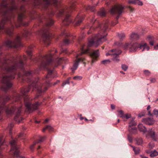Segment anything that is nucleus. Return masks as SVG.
<instances>
[{
	"label": "nucleus",
	"instance_id": "obj_7",
	"mask_svg": "<svg viewBox=\"0 0 158 158\" xmlns=\"http://www.w3.org/2000/svg\"><path fill=\"white\" fill-rule=\"evenodd\" d=\"M15 74L5 75L3 76L2 80V82L3 84L2 88L5 91H6L11 87L12 84L10 81V80L15 78Z\"/></svg>",
	"mask_w": 158,
	"mask_h": 158
},
{
	"label": "nucleus",
	"instance_id": "obj_11",
	"mask_svg": "<svg viewBox=\"0 0 158 158\" xmlns=\"http://www.w3.org/2000/svg\"><path fill=\"white\" fill-rule=\"evenodd\" d=\"M120 50L116 49H112L106 53L107 56L110 55L113 58L112 59L113 61L115 62H118L119 61V59L118 58V55L121 53Z\"/></svg>",
	"mask_w": 158,
	"mask_h": 158
},
{
	"label": "nucleus",
	"instance_id": "obj_22",
	"mask_svg": "<svg viewBox=\"0 0 158 158\" xmlns=\"http://www.w3.org/2000/svg\"><path fill=\"white\" fill-rule=\"evenodd\" d=\"M138 128L140 131L143 132L144 133H145L147 131V129L141 123L139 124Z\"/></svg>",
	"mask_w": 158,
	"mask_h": 158
},
{
	"label": "nucleus",
	"instance_id": "obj_4",
	"mask_svg": "<svg viewBox=\"0 0 158 158\" xmlns=\"http://www.w3.org/2000/svg\"><path fill=\"white\" fill-rule=\"evenodd\" d=\"M26 59L27 58L25 56H23V57L20 56H18L14 59L12 65L10 66L6 64L4 65L3 69L6 72V74L5 75L15 74V71L19 66L20 68L22 69L24 64L23 61Z\"/></svg>",
	"mask_w": 158,
	"mask_h": 158
},
{
	"label": "nucleus",
	"instance_id": "obj_5",
	"mask_svg": "<svg viewBox=\"0 0 158 158\" xmlns=\"http://www.w3.org/2000/svg\"><path fill=\"white\" fill-rule=\"evenodd\" d=\"M123 48L124 49H129L130 52H135L139 48L140 49L143 48L142 51H144L145 49L148 51L149 49V47L147 45V44L145 43L143 45H141L136 43L134 44L126 43L123 46Z\"/></svg>",
	"mask_w": 158,
	"mask_h": 158
},
{
	"label": "nucleus",
	"instance_id": "obj_10",
	"mask_svg": "<svg viewBox=\"0 0 158 158\" xmlns=\"http://www.w3.org/2000/svg\"><path fill=\"white\" fill-rule=\"evenodd\" d=\"M20 38L17 36L13 41L8 40L6 42V44L9 47L17 48L19 46H22L20 41Z\"/></svg>",
	"mask_w": 158,
	"mask_h": 158
},
{
	"label": "nucleus",
	"instance_id": "obj_50",
	"mask_svg": "<svg viewBox=\"0 0 158 158\" xmlns=\"http://www.w3.org/2000/svg\"><path fill=\"white\" fill-rule=\"evenodd\" d=\"M29 31L27 30H26L25 31L24 33L23 34V36H27L29 34Z\"/></svg>",
	"mask_w": 158,
	"mask_h": 158
},
{
	"label": "nucleus",
	"instance_id": "obj_13",
	"mask_svg": "<svg viewBox=\"0 0 158 158\" xmlns=\"http://www.w3.org/2000/svg\"><path fill=\"white\" fill-rule=\"evenodd\" d=\"M124 7L121 5H116L112 7L110 10L112 14H117L120 15L122 13Z\"/></svg>",
	"mask_w": 158,
	"mask_h": 158
},
{
	"label": "nucleus",
	"instance_id": "obj_34",
	"mask_svg": "<svg viewBox=\"0 0 158 158\" xmlns=\"http://www.w3.org/2000/svg\"><path fill=\"white\" fill-rule=\"evenodd\" d=\"M131 147L133 148L135 154H138L139 153L140 150L139 148H135L134 146H131Z\"/></svg>",
	"mask_w": 158,
	"mask_h": 158
},
{
	"label": "nucleus",
	"instance_id": "obj_20",
	"mask_svg": "<svg viewBox=\"0 0 158 158\" xmlns=\"http://www.w3.org/2000/svg\"><path fill=\"white\" fill-rule=\"evenodd\" d=\"M45 138V136H40L39 137L40 139L37 142H34V143L31 145L30 147V149L31 150H33L34 148L33 147L36 144L38 143H40L41 142H42L43 141V140Z\"/></svg>",
	"mask_w": 158,
	"mask_h": 158
},
{
	"label": "nucleus",
	"instance_id": "obj_53",
	"mask_svg": "<svg viewBox=\"0 0 158 158\" xmlns=\"http://www.w3.org/2000/svg\"><path fill=\"white\" fill-rule=\"evenodd\" d=\"M61 35L66 36H68V34L65 31H64L63 32H62Z\"/></svg>",
	"mask_w": 158,
	"mask_h": 158
},
{
	"label": "nucleus",
	"instance_id": "obj_60",
	"mask_svg": "<svg viewBox=\"0 0 158 158\" xmlns=\"http://www.w3.org/2000/svg\"><path fill=\"white\" fill-rule=\"evenodd\" d=\"M154 48L156 50L158 49V44L154 46Z\"/></svg>",
	"mask_w": 158,
	"mask_h": 158
},
{
	"label": "nucleus",
	"instance_id": "obj_6",
	"mask_svg": "<svg viewBox=\"0 0 158 158\" xmlns=\"http://www.w3.org/2000/svg\"><path fill=\"white\" fill-rule=\"evenodd\" d=\"M70 11L69 9H63L60 10L58 13V16H64L65 18L63 21V23L65 25H68L72 22L70 17Z\"/></svg>",
	"mask_w": 158,
	"mask_h": 158
},
{
	"label": "nucleus",
	"instance_id": "obj_43",
	"mask_svg": "<svg viewBox=\"0 0 158 158\" xmlns=\"http://www.w3.org/2000/svg\"><path fill=\"white\" fill-rule=\"evenodd\" d=\"M122 68L123 70L126 71L128 69V66L126 65L123 64L122 65Z\"/></svg>",
	"mask_w": 158,
	"mask_h": 158
},
{
	"label": "nucleus",
	"instance_id": "obj_56",
	"mask_svg": "<svg viewBox=\"0 0 158 158\" xmlns=\"http://www.w3.org/2000/svg\"><path fill=\"white\" fill-rule=\"evenodd\" d=\"M128 139L129 140V141L130 142H131L132 141V138L131 137H130L129 135H128Z\"/></svg>",
	"mask_w": 158,
	"mask_h": 158
},
{
	"label": "nucleus",
	"instance_id": "obj_23",
	"mask_svg": "<svg viewBox=\"0 0 158 158\" xmlns=\"http://www.w3.org/2000/svg\"><path fill=\"white\" fill-rule=\"evenodd\" d=\"M24 17V14L23 13H20L19 15L18 18V21L20 25H22L23 23L22 20Z\"/></svg>",
	"mask_w": 158,
	"mask_h": 158
},
{
	"label": "nucleus",
	"instance_id": "obj_37",
	"mask_svg": "<svg viewBox=\"0 0 158 158\" xmlns=\"http://www.w3.org/2000/svg\"><path fill=\"white\" fill-rule=\"evenodd\" d=\"M46 129H48V130H49V131H52V129H53V128L52 127L50 126H46L45 128H44L43 129V131H44L46 130Z\"/></svg>",
	"mask_w": 158,
	"mask_h": 158
},
{
	"label": "nucleus",
	"instance_id": "obj_30",
	"mask_svg": "<svg viewBox=\"0 0 158 158\" xmlns=\"http://www.w3.org/2000/svg\"><path fill=\"white\" fill-rule=\"evenodd\" d=\"M136 143L138 145H141L143 143V139L141 138H137L136 139Z\"/></svg>",
	"mask_w": 158,
	"mask_h": 158
},
{
	"label": "nucleus",
	"instance_id": "obj_45",
	"mask_svg": "<svg viewBox=\"0 0 158 158\" xmlns=\"http://www.w3.org/2000/svg\"><path fill=\"white\" fill-rule=\"evenodd\" d=\"M150 108H151L150 106V105H148V106L147 107V110L148 111V115H151L152 114H151V111L150 110Z\"/></svg>",
	"mask_w": 158,
	"mask_h": 158
},
{
	"label": "nucleus",
	"instance_id": "obj_9",
	"mask_svg": "<svg viewBox=\"0 0 158 158\" xmlns=\"http://www.w3.org/2000/svg\"><path fill=\"white\" fill-rule=\"evenodd\" d=\"M16 141L15 139H12L10 142V144L11 145L10 151L14 156H15L18 158H25L23 157L19 156V151L18 148L16 146Z\"/></svg>",
	"mask_w": 158,
	"mask_h": 158
},
{
	"label": "nucleus",
	"instance_id": "obj_12",
	"mask_svg": "<svg viewBox=\"0 0 158 158\" xmlns=\"http://www.w3.org/2000/svg\"><path fill=\"white\" fill-rule=\"evenodd\" d=\"M43 34V39L45 44L47 45L50 43V36L48 32V29H44L41 31Z\"/></svg>",
	"mask_w": 158,
	"mask_h": 158
},
{
	"label": "nucleus",
	"instance_id": "obj_28",
	"mask_svg": "<svg viewBox=\"0 0 158 158\" xmlns=\"http://www.w3.org/2000/svg\"><path fill=\"white\" fill-rule=\"evenodd\" d=\"M98 14L101 16H104L106 15V13L104 9H101L98 12Z\"/></svg>",
	"mask_w": 158,
	"mask_h": 158
},
{
	"label": "nucleus",
	"instance_id": "obj_62",
	"mask_svg": "<svg viewBox=\"0 0 158 158\" xmlns=\"http://www.w3.org/2000/svg\"><path fill=\"white\" fill-rule=\"evenodd\" d=\"M129 10L131 11H133L134 10V9L131 8V7L129 6Z\"/></svg>",
	"mask_w": 158,
	"mask_h": 158
},
{
	"label": "nucleus",
	"instance_id": "obj_1",
	"mask_svg": "<svg viewBox=\"0 0 158 158\" xmlns=\"http://www.w3.org/2000/svg\"><path fill=\"white\" fill-rule=\"evenodd\" d=\"M107 27L108 25L106 23L99 25L98 27L100 28L101 30L89 41L88 45L86 47V49L85 46L83 45L81 48L82 52L77 54L76 57L77 60L75 61L73 67L72 68L73 72H74V70L77 69L80 62L81 61L84 64L85 63V58L82 57L80 58H78V57L79 56L83 54L87 53L89 50V48L90 46H93L97 47L106 40L105 37L106 35L107 34L105 33V31L106 30Z\"/></svg>",
	"mask_w": 158,
	"mask_h": 158
},
{
	"label": "nucleus",
	"instance_id": "obj_27",
	"mask_svg": "<svg viewBox=\"0 0 158 158\" xmlns=\"http://www.w3.org/2000/svg\"><path fill=\"white\" fill-rule=\"evenodd\" d=\"M13 30V27H12L10 28H7L4 29V31L6 32L9 35H10L12 34Z\"/></svg>",
	"mask_w": 158,
	"mask_h": 158
},
{
	"label": "nucleus",
	"instance_id": "obj_35",
	"mask_svg": "<svg viewBox=\"0 0 158 158\" xmlns=\"http://www.w3.org/2000/svg\"><path fill=\"white\" fill-rule=\"evenodd\" d=\"M148 148L151 149H153L155 146V144L153 142H151L148 144Z\"/></svg>",
	"mask_w": 158,
	"mask_h": 158
},
{
	"label": "nucleus",
	"instance_id": "obj_47",
	"mask_svg": "<svg viewBox=\"0 0 158 158\" xmlns=\"http://www.w3.org/2000/svg\"><path fill=\"white\" fill-rule=\"evenodd\" d=\"M71 78L70 77H69V79L67 80L66 81L64 82L62 84V85L63 86H64L66 84H69V79Z\"/></svg>",
	"mask_w": 158,
	"mask_h": 158
},
{
	"label": "nucleus",
	"instance_id": "obj_3",
	"mask_svg": "<svg viewBox=\"0 0 158 158\" xmlns=\"http://www.w3.org/2000/svg\"><path fill=\"white\" fill-rule=\"evenodd\" d=\"M9 2L6 0H3L0 6V14L4 16L0 24V30L4 28V24L7 21H10L12 23L11 20L13 19L14 15L13 12L16 10L17 7L12 1L10 5H9Z\"/></svg>",
	"mask_w": 158,
	"mask_h": 158
},
{
	"label": "nucleus",
	"instance_id": "obj_29",
	"mask_svg": "<svg viewBox=\"0 0 158 158\" xmlns=\"http://www.w3.org/2000/svg\"><path fill=\"white\" fill-rule=\"evenodd\" d=\"M52 73H53L52 70H51L50 69H48L47 75V76H46V78H48L49 77L53 78V77L52 75Z\"/></svg>",
	"mask_w": 158,
	"mask_h": 158
},
{
	"label": "nucleus",
	"instance_id": "obj_51",
	"mask_svg": "<svg viewBox=\"0 0 158 158\" xmlns=\"http://www.w3.org/2000/svg\"><path fill=\"white\" fill-rule=\"evenodd\" d=\"M3 140L2 137L0 136V146L3 144Z\"/></svg>",
	"mask_w": 158,
	"mask_h": 158
},
{
	"label": "nucleus",
	"instance_id": "obj_19",
	"mask_svg": "<svg viewBox=\"0 0 158 158\" xmlns=\"http://www.w3.org/2000/svg\"><path fill=\"white\" fill-rule=\"evenodd\" d=\"M83 17L78 15L76 18L75 22L76 25H79L84 19Z\"/></svg>",
	"mask_w": 158,
	"mask_h": 158
},
{
	"label": "nucleus",
	"instance_id": "obj_25",
	"mask_svg": "<svg viewBox=\"0 0 158 158\" xmlns=\"http://www.w3.org/2000/svg\"><path fill=\"white\" fill-rule=\"evenodd\" d=\"M32 50L31 49V47H29L27 51V52L28 54V56L30 57V59L31 60H32L31 56H32Z\"/></svg>",
	"mask_w": 158,
	"mask_h": 158
},
{
	"label": "nucleus",
	"instance_id": "obj_59",
	"mask_svg": "<svg viewBox=\"0 0 158 158\" xmlns=\"http://www.w3.org/2000/svg\"><path fill=\"white\" fill-rule=\"evenodd\" d=\"M19 97L18 96V97H14L12 99L13 100H15L16 101L17 100L19 99Z\"/></svg>",
	"mask_w": 158,
	"mask_h": 158
},
{
	"label": "nucleus",
	"instance_id": "obj_18",
	"mask_svg": "<svg viewBox=\"0 0 158 158\" xmlns=\"http://www.w3.org/2000/svg\"><path fill=\"white\" fill-rule=\"evenodd\" d=\"M145 152L147 153L150 154V156L152 157H153L158 155V152H157L155 150L151 151L149 150H147Z\"/></svg>",
	"mask_w": 158,
	"mask_h": 158
},
{
	"label": "nucleus",
	"instance_id": "obj_39",
	"mask_svg": "<svg viewBox=\"0 0 158 158\" xmlns=\"http://www.w3.org/2000/svg\"><path fill=\"white\" fill-rule=\"evenodd\" d=\"M117 112L120 114L121 115L120 117L123 119L125 118V115L124 114L122 110H118Z\"/></svg>",
	"mask_w": 158,
	"mask_h": 158
},
{
	"label": "nucleus",
	"instance_id": "obj_14",
	"mask_svg": "<svg viewBox=\"0 0 158 158\" xmlns=\"http://www.w3.org/2000/svg\"><path fill=\"white\" fill-rule=\"evenodd\" d=\"M149 135L151 136L153 140L156 141H157L155 132L152 129H149L146 133V136L147 138H148Z\"/></svg>",
	"mask_w": 158,
	"mask_h": 158
},
{
	"label": "nucleus",
	"instance_id": "obj_21",
	"mask_svg": "<svg viewBox=\"0 0 158 158\" xmlns=\"http://www.w3.org/2000/svg\"><path fill=\"white\" fill-rule=\"evenodd\" d=\"M46 25L47 27L51 26L54 23V22L51 17L46 19Z\"/></svg>",
	"mask_w": 158,
	"mask_h": 158
},
{
	"label": "nucleus",
	"instance_id": "obj_38",
	"mask_svg": "<svg viewBox=\"0 0 158 158\" xmlns=\"http://www.w3.org/2000/svg\"><path fill=\"white\" fill-rule=\"evenodd\" d=\"M135 4L141 6L143 5V3L142 1L139 0H135Z\"/></svg>",
	"mask_w": 158,
	"mask_h": 158
},
{
	"label": "nucleus",
	"instance_id": "obj_55",
	"mask_svg": "<svg viewBox=\"0 0 158 158\" xmlns=\"http://www.w3.org/2000/svg\"><path fill=\"white\" fill-rule=\"evenodd\" d=\"M149 43L151 45H153L154 43V39L152 40H150L149 41Z\"/></svg>",
	"mask_w": 158,
	"mask_h": 158
},
{
	"label": "nucleus",
	"instance_id": "obj_58",
	"mask_svg": "<svg viewBox=\"0 0 158 158\" xmlns=\"http://www.w3.org/2000/svg\"><path fill=\"white\" fill-rule=\"evenodd\" d=\"M111 108L112 110H114L115 108V106L114 105H113V104H111Z\"/></svg>",
	"mask_w": 158,
	"mask_h": 158
},
{
	"label": "nucleus",
	"instance_id": "obj_46",
	"mask_svg": "<svg viewBox=\"0 0 158 158\" xmlns=\"http://www.w3.org/2000/svg\"><path fill=\"white\" fill-rule=\"evenodd\" d=\"M85 9L87 10H90L91 11H93V7L90 6H88L85 7Z\"/></svg>",
	"mask_w": 158,
	"mask_h": 158
},
{
	"label": "nucleus",
	"instance_id": "obj_16",
	"mask_svg": "<svg viewBox=\"0 0 158 158\" xmlns=\"http://www.w3.org/2000/svg\"><path fill=\"white\" fill-rule=\"evenodd\" d=\"M23 1H26V0H22ZM43 3L44 5V6L46 7L47 5L53 3L55 5L56 4L57 2V0H43Z\"/></svg>",
	"mask_w": 158,
	"mask_h": 158
},
{
	"label": "nucleus",
	"instance_id": "obj_63",
	"mask_svg": "<svg viewBox=\"0 0 158 158\" xmlns=\"http://www.w3.org/2000/svg\"><path fill=\"white\" fill-rule=\"evenodd\" d=\"M144 114H142L141 115L140 114H139L138 115L139 116V117H141L142 116H144Z\"/></svg>",
	"mask_w": 158,
	"mask_h": 158
},
{
	"label": "nucleus",
	"instance_id": "obj_17",
	"mask_svg": "<svg viewBox=\"0 0 158 158\" xmlns=\"http://www.w3.org/2000/svg\"><path fill=\"white\" fill-rule=\"evenodd\" d=\"M142 122L147 124L149 125H152L154 123V121L153 119L150 118L143 119Z\"/></svg>",
	"mask_w": 158,
	"mask_h": 158
},
{
	"label": "nucleus",
	"instance_id": "obj_61",
	"mask_svg": "<svg viewBox=\"0 0 158 158\" xmlns=\"http://www.w3.org/2000/svg\"><path fill=\"white\" fill-rule=\"evenodd\" d=\"M150 81L152 82H154L156 81V80L155 79L153 78L151 79L150 80Z\"/></svg>",
	"mask_w": 158,
	"mask_h": 158
},
{
	"label": "nucleus",
	"instance_id": "obj_15",
	"mask_svg": "<svg viewBox=\"0 0 158 158\" xmlns=\"http://www.w3.org/2000/svg\"><path fill=\"white\" fill-rule=\"evenodd\" d=\"M90 56L91 57V64H92L97 60V58L99 56V54L98 50L94 51L92 53L89 54Z\"/></svg>",
	"mask_w": 158,
	"mask_h": 158
},
{
	"label": "nucleus",
	"instance_id": "obj_40",
	"mask_svg": "<svg viewBox=\"0 0 158 158\" xmlns=\"http://www.w3.org/2000/svg\"><path fill=\"white\" fill-rule=\"evenodd\" d=\"M73 79L76 80H81L82 77L81 76H76L73 77Z\"/></svg>",
	"mask_w": 158,
	"mask_h": 158
},
{
	"label": "nucleus",
	"instance_id": "obj_44",
	"mask_svg": "<svg viewBox=\"0 0 158 158\" xmlns=\"http://www.w3.org/2000/svg\"><path fill=\"white\" fill-rule=\"evenodd\" d=\"M67 60V59H65L64 58H60L58 61H57V63L58 64H60L61 62H62L64 61L65 60Z\"/></svg>",
	"mask_w": 158,
	"mask_h": 158
},
{
	"label": "nucleus",
	"instance_id": "obj_24",
	"mask_svg": "<svg viewBox=\"0 0 158 158\" xmlns=\"http://www.w3.org/2000/svg\"><path fill=\"white\" fill-rule=\"evenodd\" d=\"M128 131L131 134H135L137 132V128L135 127H133L131 128H128Z\"/></svg>",
	"mask_w": 158,
	"mask_h": 158
},
{
	"label": "nucleus",
	"instance_id": "obj_42",
	"mask_svg": "<svg viewBox=\"0 0 158 158\" xmlns=\"http://www.w3.org/2000/svg\"><path fill=\"white\" fill-rule=\"evenodd\" d=\"M143 72L144 74L146 76H149L151 74L150 72L148 70H145L143 71Z\"/></svg>",
	"mask_w": 158,
	"mask_h": 158
},
{
	"label": "nucleus",
	"instance_id": "obj_49",
	"mask_svg": "<svg viewBox=\"0 0 158 158\" xmlns=\"http://www.w3.org/2000/svg\"><path fill=\"white\" fill-rule=\"evenodd\" d=\"M153 113L155 115L158 116V110L154 109L153 110Z\"/></svg>",
	"mask_w": 158,
	"mask_h": 158
},
{
	"label": "nucleus",
	"instance_id": "obj_48",
	"mask_svg": "<svg viewBox=\"0 0 158 158\" xmlns=\"http://www.w3.org/2000/svg\"><path fill=\"white\" fill-rule=\"evenodd\" d=\"M128 3L130 4H135V0H129L128 1Z\"/></svg>",
	"mask_w": 158,
	"mask_h": 158
},
{
	"label": "nucleus",
	"instance_id": "obj_41",
	"mask_svg": "<svg viewBox=\"0 0 158 158\" xmlns=\"http://www.w3.org/2000/svg\"><path fill=\"white\" fill-rule=\"evenodd\" d=\"M110 62V61L109 60H103L102 61V63L103 64H107L108 63H109Z\"/></svg>",
	"mask_w": 158,
	"mask_h": 158
},
{
	"label": "nucleus",
	"instance_id": "obj_57",
	"mask_svg": "<svg viewBox=\"0 0 158 158\" xmlns=\"http://www.w3.org/2000/svg\"><path fill=\"white\" fill-rule=\"evenodd\" d=\"M13 126V125L12 124H10V125H9V126H8L9 127H10V131H11V128Z\"/></svg>",
	"mask_w": 158,
	"mask_h": 158
},
{
	"label": "nucleus",
	"instance_id": "obj_32",
	"mask_svg": "<svg viewBox=\"0 0 158 158\" xmlns=\"http://www.w3.org/2000/svg\"><path fill=\"white\" fill-rule=\"evenodd\" d=\"M72 42L71 39H65L63 42V44L64 45H67Z\"/></svg>",
	"mask_w": 158,
	"mask_h": 158
},
{
	"label": "nucleus",
	"instance_id": "obj_2",
	"mask_svg": "<svg viewBox=\"0 0 158 158\" xmlns=\"http://www.w3.org/2000/svg\"><path fill=\"white\" fill-rule=\"evenodd\" d=\"M39 79L38 78L35 79L32 84L29 85L28 89H23L21 90V92L23 96H25L24 97V102L25 106L26 107V110L27 112L30 113L33 110L37 109L39 103L36 102L34 104H31L32 99L30 98L29 97L26 95V94L29 92L30 89L32 88L34 89H36L39 92H43L45 91L48 87L50 85V84L49 81H46L45 83L41 85L38 82Z\"/></svg>",
	"mask_w": 158,
	"mask_h": 158
},
{
	"label": "nucleus",
	"instance_id": "obj_33",
	"mask_svg": "<svg viewBox=\"0 0 158 158\" xmlns=\"http://www.w3.org/2000/svg\"><path fill=\"white\" fill-rule=\"evenodd\" d=\"M136 125V123L133 120L131 121L129 123V128H131L134 127H135V126Z\"/></svg>",
	"mask_w": 158,
	"mask_h": 158
},
{
	"label": "nucleus",
	"instance_id": "obj_64",
	"mask_svg": "<svg viewBox=\"0 0 158 158\" xmlns=\"http://www.w3.org/2000/svg\"><path fill=\"white\" fill-rule=\"evenodd\" d=\"M140 156L141 157V158H148V157L144 156L143 155H140Z\"/></svg>",
	"mask_w": 158,
	"mask_h": 158
},
{
	"label": "nucleus",
	"instance_id": "obj_52",
	"mask_svg": "<svg viewBox=\"0 0 158 158\" xmlns=\"http://www.w3.org/2000/svg\"><path fill=\"white\" fill-rule=\"evenodd\" d=\"M125 115V118H126L127 119L129 118H130L131 117V115L130 114H126L125 115Z\"/></svg>",
	"mask_w": 158,
	"mask_h": 158
},
{
	"label": "nucleus",
	"instance_id": "obj_36",
	"mask_svg": "<svg viewBox=\"0 0 158 158\" xmlns=\"http://www.w3.org/2000/svg\"><path fill=\"white\" fill-rule=\"evenodd\" d=\"M117 35L119 39H123L125 36V35L124 33H118Z\"/></svg>",
	"mask_w": 158,
	"mask_h": 158
},
{
	"label": "nucleus",
	"instance_id": "obj_31",
	"mask_svg": "<svg viewBox=\"0 0 158 158\" xmlns=\"http://www.w3.org/2000/svg\"><path fill=\"white\" fill-rule=\"evenodd\" d=\"M32 73L30 71H27L25 72L24 73V74L27 78H28V77H29L31 76L32 75Z\"/></svg>",
	"mask_w": 158,
	"mask_h": 158
},
{
	"label": "nucleus",
	"instance_id": "obj_26",
	"mask_svg": "<svg viewBox=\"0 0 158 158\" xmlns=\"http://www.w3.org/2000/svg\"><path fill=\"white\" fill-rule=\"evenodd\" d=\"M130 38L132 39H137L139 38V35L136 33H132L131 35Z\"/></svg>",
	"mask_w": 158,
	"mask_h": 158
},
{
	"label": "nucleus",
	"instance_id": "obj_8",
	"mask_svg": "<svg viewBox=\"0 0 158 158\" xmlns=\"http://www.w3.org/2000/svg\"><path fill=\"white\" fill-rule=\"evenodd\" d=\"M52 53H51L48 55H46L42 57V61L39 67L40 69L46 68V67L51 63L52 60Z\"/></svg>",
	"mask_w": 158,
	"mask_h": 158
},
{
	"label": "nucleus",
	"instance_id": "obj_54",
	"mask_svg": "<svg viewBox=\"0 0 158 158\" xmlns=\"http://www.w3.org/2000/svg\"><path fill=\"white\" fill-rule=\"evenodd\" d=\"M148 39L149 41L154 39L153 37L151 35H149L148 36Z\"/></svg>",
	"mask_w": 158,
	"mask_h": 158
}]
</instances>
